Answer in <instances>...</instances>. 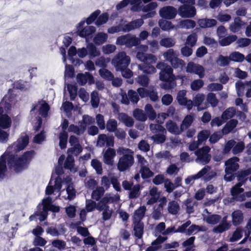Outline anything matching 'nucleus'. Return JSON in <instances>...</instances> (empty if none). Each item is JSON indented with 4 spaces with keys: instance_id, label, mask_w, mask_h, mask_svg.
<instances>
[{
    "instance_id": "1",
    "label": "nucleus",
    "mask_w": 251,
    "mask_h": 251,
    "mask_svg": "<svg viewBox=\"0 0 251 251\" xmlns=\"http://www.w3.org/2000/svg\"><path fill=\"white\" fill-rule=\"evenodd\" d=\"M27 135L22 134L16 142L9 146L4 153L0 157V180L4 179L7 172L6 161L8 166L16 172H20L27 168L33 158L34 151L25 152L21 156H15L14 153L23 150L28 144Z\"/></svg>"
},
{
    "instance_id": "2",
    "label": "nucleus",
    "mask_w": 251,
    "mask_h": 251,
    "mask_svg": "<svg viewBox=\"0 0 251 251\" xmlns=\"http://www.w3.org/2000/svg\"><path fill=\"white\" fill-rule=\"evenodd\" d=\"M227 216H225L222 219L220 215L217 214H211L207 209H205L202 213V218L204 222L209 225H216L221 221V222L213 227L212 231L215 234H221L228 230L231 225L227 220Z\"/></svg>"
},
{
    "instance_id": "3",
    "label": "nucleus",
    "mask_w": 251,
    "mask_h": 251,
    "mask_svg": "<svg viewBox=\"0 0 251 251\" xmlns=\"http://www.w3.org/2000/svg\"><path fill=\"white\" fill-rule=\"evenodd\" d=\"M120 200L118 194H106L104 197L98 202L97 210L101 212L102 220L103 221L110 220L115 214L112 208L108 204L116 202Z\"/></svg>"
},
{
    "instance_id": "4",
    "label": "nucleus",
    "mask_w": 251,
    "mask_h": 251,
    "mask_svg": "<svg viewBox=\"0 0 251 251\" xmlns=\"http://www.w3.org/2000/svg\"><path fill=\"white\" fill-rule=\"evenodd\" d=\"M13 102V97L9 92L0 103V128L6 129L10 127L12 123L11 118L7 115Z\"/></svg>"
},
{
    "instance_id": "5",
    "label": "nucleus",
    "mask_w": 251,
    "mask_h": 251,
    "mask_svg": "<svg viewBox=\"0 0 251 251\" xmlns=\"http://www.w3.org/2000/svg\"><path fill=\"white\" fill-rule=\"evenodd\" d=\"M136 58L144 63L138 65L139 70L145 74H151L155 73V68L151 65L155 63L157 60V57L154 55L138 51L136 54Z\"/></svg>"
},
{
    "instance_id": "6",
    "label": "nucleus",
    "mask_w": 251,
    "mask_h": 251,
    "mask_svg": "<svg viewBox=\"0 0 251 251\" xmlns=\"http://www.w3.org/2000/svg\"><path fill=\"white\" fill-rule=\"evenodd\" d=\"M117 153L119 155H122L120 158L117 164V168L120 171H125L133 165L134 152L131 150L120 147L117 149Z\"/></svg>"
},
{
    "instance_id": "7",
    "label": "nucleus",
    "mask_w": 251,
    "mask_h": 251,
    "mask_svg": "<svg viewBox=\"0 0 251 251\" xmlns=\"http://www.w3.org/2000/svg\"><path fill=\"white\" fill-rule=\"evenodd\" d=\"M52 201L50 197L44 198L42 200L41 204L38 206V210L35 213L36 216H39V219L40 221L45 220L48 216V212L51 211L53 212H59L60 208L59 206L51 204Z\"/></svg>"
},
{
    "instance_id": "8",
    "label": "nucleus",
    "mask_w": 251,
    "mask_h": 251,
    "mask_svg": "<svg viewBox=\"0 0 251 251\" xmlns=\"http://www.w3.org/2000/svg\"><path fill=\"white\" fill-rule=\"evenodd\" d=\"M216 176V173L214 170H212L209 166H205L197 174L188 176L185 179L186 184L189 185L194 183L195 180L203 177L205 181H209Z\"/></svg>"
},
{
    "instance_id": "9",
    "label": "nucleus",
    "mask_w": 251,
    "mask_h": 251,
    "mask_svg": "<svg viewBox=\"0 0 251 251\" xmlns=\"http://www.w3.org/2000/svg\"><path fill=\"white\" fill-rule=\"evenodd\" d=\"M130 62V57L124 51L117 54L112 59L111 63L115 67L117 71L122 68H127Z\"/></svg>"
},
{
    "instance_id": "10",
    "label": "nucleus",
    "mask_w": 251,
    "mask_h": 251,
    "mask_svg": "<svg viewBox=\"0 0 251 251\" xmlns=\"http://www.w3.org/2000/svg\"><path fill=\"white\" fill-rule=\"evenodd\" d=\"M116 44L117 45H125L126 47L131 48L139 45L140 39L134 35L126 34L118 37L117 38Z\"/></svg>"
},
{
    "instance_id": "11",
    "label": "nucleus",
    "mask_w": 251,
    "mask_h": 251,
    "mask_svg": "<svg viewBox=\"0 0 251 251\" xmlns=\"http://www.w3.org/2000/svg\"><path fill=\"white\" fill-rule=\"evenodd\" d=\"M100 11L97 10L93 12L86 20V22L88 25L92 23L97 19L95 24L97 26H100L105 24L108 19L109 15L107 13H104L100 15Z\"/></svg>"
},
{
    "instance_id": "12",
    "label": "nucleus",
    "mask_w": 251,
    "mask_h": 251,
    "mask_svg": "<svg viewBox=\"0 0 251 251\" xmlns=\"http://www.w3.org/2000/svg\"><path fill=\"white\" fill-rule=\"evenodd\" d=\"M210 149L208 146H205L201 149L195 151V154L197 158L195 160L197 163L204 165L210 160L211 155L208 153Z\"/></svg>"
},
{
    "instance_id": "13",
    "label": "nucleus",
    "mask_w": 251,
    "mask_h": 251,
    "mask_svg": "<svg viewBox=\"0 0 251 251\" xmlns=\"http://www.w3.org/2000/svg\"><path fill=\"white\" fill-rule=\"evenodd\" d=\"M248 176L244 170L238 172L237 175V179L239 181L236 184L231 190V193L232 196H235L237 194H240L244 191V189L241 188V186L244 184L247 180L246 177Z\"/></svg>"
},
{
    "instance_id": "14",
    "label": "nucleus",
    "mask_w": 251,
    "mask_h": 251,
    "mask_svg": "<svg viewBox=\"0 0 251 251\" xmlns=\"http://www.w3.org/2000/svg\"><path fill=\"white\" fill-rule=\"evenodd\" d=\"M204 68L201 65L193 62H190L187 64L186 72L198 75L200 78L204 76Z\"/></svg>"
},
{
    "instance_id": "15",
    "label": "nucleus",
    "mask_w": 251,
    "mask_h": 251,
    "mask_svg": "<svg viewBox=\"0 0 251 251\" xmlns=\"http://www.w3.org/2000/svg\"><path fill=\"white\" fill-rule=\"evenodd\" d=\"M159 16L165 19L171 20L175 18L177 14L176 9L171 6L162 7L159 11Z\"/></svg>"
},
{
    "instance_id": "16",
    "label": "nucleus",
    "mask_w": 251,
    "mask_h": 251,
    "mask_svg": "<svg viewBox=\"0 0 251 251\" xmlns=\"http://www.w3.org/2000/svg\"><path fill=\"white\" fill-rule=\"evenodd\" d=\"M178 14L182 18H192L196 14V9L194 6L183 5L179 7Z\"/></svg>"
},
{
    "instance_id": "17",
    "label": "nucleus",
    "mask_w": 251,
    "mask_h": 251,
    "mask_svg": "<svg viewBox=\"0 0 251 251\" xmlns=\"http://www.w3.org/2000/svg\"><path fill=\"white\" fill-rule=\"evenodd\" d=\"M62 180L59 176L56 177L54 180L51 179L46 190V193L50 195L54 192H59L62 187Z\"/></svg>"
},
{
    "instance_id": "18",
    "label": "nucleus",
    "mask_w": 251,
    "mask_h": 251,
    "mask_svg": "<svg viewBox=\"0 0 251 251\" xmlns=\"http://www.w3.org/2000/svg\"><path fill=\"white\" fill-rule=\"evenodd\" d=\"M186 91L182 90L179 91L177 95V100L179 104L185 105L188 110L192 108L194 102L190 100H187L186 98Z\"/></svg>"
},
{
    "instance_id": "19",
    "label": "nucleus",
    "mask_w": 251,
    "mask_h": 251,
    "mask_svg": "<svg viewBox=\"0 0 251 251\" xmlns=\"http://www.w3.org/2000/svg\"><path fill=\"white\" fill-rule=\"evenodd\" d=\"M173 71V69L170 66H166L159 73L160 79L162 81L173 82L175 80V76Z\"/></svg>"
},
{
    "instance_id": "20",
    "label": "nucleus",
    "mask_w": 251,
    "mask_h": 251,
    "mask_svg": "<svg viewBox=\"0 0 251 251\" xmlns=\"http://www.w3.org/2000/svg\"><path fill=\"white\" fill-rule=\"evenodd\" d=\"M114 144V138L113 136H107L105 134H100L98 136L97 146L102 147L106 144V146L113 147Z\"/></svg>"
},
{
    "instance_id": "21",
    "label": "nucleus",
    "mask_w": 251,
    "mask_h": 251,
    "mask_svg": "<svg viewBox=\"0 0 251 251\" xmlns=\"http://www.w3.org/2000/svg\"><path fill=\"white\" fill-rule=\"evenodd\" d=\"M38 110L40 115L45 117L47 115L48 112L49 110V105L44 100L39 101L37 103L33 106L30 111L32 114L34 110Z\"/></svg>"
},
{
    "instance_id": "22",
    "label": "nucleus",
    "mask_w": 251,
    "mask_h": 251,
    "mask_svg": "<svg viewBox=\"0 0 251 251\" xmlns=\"http://www.w3.org/2000/svg\"><path fill=\"white\" fill-rule=\"evenodd\" d=\"M116 155V151L114 149L108 148L103 154V162L107 165L112 166Z\"/></svg>"
},
{
    "instance_id": "23",
    "label": "nucleus",
    "mask_w": 251,
    "mask_h": 251,
    "mask_svg": "<svg viewBox=\"0 0 251 251\" xmlns=\"http://www.w3.org/2000/svg\"><path fill=\"white\" fill-rule=\"evenodd\" d=\"M239 159L236 157L229 159L225 162V172H232L234 173L239 168L238 162Z\"/></svg>"
},
{
    "instance_id": "24",
    "label": "nucleus",
    "mask_w": 251,
    "mask_h": 251,
    "mask_svg": "<svg viewBox=\"0 0 251 251\" xmlns=\"http://www.w3.org/2000/svg\"><path fill=\"white\" fill-rule=\"evenodd\" d=\"M143 19H138L126 24H124V32H129L140 27L144 24Z\"/></svg>"
},
{
    "instance_id": "25",
    "label": "nucleus",
    "mask_w": 251,
    "mask_h": 251,
    "mask_svg": "<svg viewBox=\"0 0 251 251\" xmlns=\"http://www.w3.org/2000/svg\"><path fill=\"white\" fill-rule=\"evenodd\" d=\"M198 25L201 28H206L212 27L217 24V21L214 19L202 18L198 19L197 21Z\"/></svg>"
},
{
    "instance_id": "26",
    "label": "nucleus",
    "mask_w": 251,
    "mask_h": 251,
    "mask_svg": "<svg viewBox=\"0 0 251 251\" xmlns=\"http://www.w3.org/2000/svg\"><path fill=\"white\" fill-rule=\"evenodd\" d=\"M77 81L81 85L85 84L87 82L90 84H92L94 82L93 76L89 73H85L84 74H78L77 75Z\"/></svg>"
},
{
    "instance_id": "27",
    "label": "nucleus",
    "mask_w": 251,
    "mask_h": 251,
    "mask_svg": "<svg viewBox=\"0 0 251 251\" xmlns=\"http://www.w3.org/2000/svg\"><path fill=\"white\" fill-rule=\"evenodd\" d=\"M159 196L160 194L158 192L157 188L155 187L151 188L150 190L147 204L148 205H151L155 203L158 201Z\"/></svg>"
},
{
    "instance_id": "28",
    "label": "nucleus",
    "mask_w": 251,
    "mask_h": 251,
    "mask_svg": "<svg viewBox=\"0 0 251 251\" xmlns=\"http://www.w3.org/2000/svg\"><path fill=\"white\" fill-rule=\"evenodd\" d=\"M167 239V237L159 236L151 243L150 246L147 248L146 251H156L161 248V244L166 240Z\"/></svg>"
},
{
    "instance_id": "29",
    "label": "nucleus",
    "mask_w": 251,
    "mask_h": 251,
    "mask_svg": "<svg viewBox=\"0 0 251 251\" xmlns=\"http://www.w3.org/2000/svg\"><path fill=\"white\" fill-rule=\"evenodd\" d=\"M147 211L146 207L144 205L140 206L136 209L133 215V221L142 222Z\"/></svg>"
},
{
    "instance_id": "30",
    "label": "nucleus",
    "mask_w": 251,
    "mask_h": 251,
    "mask_svg": "<svg viewBox=\"0 0 251 251\" xmlns=\"http://www.w3.org/2000/svg\"><path fill=\"white\" fill-rule=\"evenodd\" d=\"M134 235L138 238H141L144 231V224L142 222L133 221Z\"/></svg>"
},
{
    "instance_id": "31",
    "label": "nucleus",
    "mask_w": 251,
    "mask_h": 251,
    "mask_svg": "<svg viewBox=\"0 0 251 251\" xmlns=\"http://www.w3.org/2000/svg\"><path fill=\"white\" fill-rule=\"evenodd\" d=\"M159 27L164 31H169L171 29H177V26L174 25L170 21L164 19H160L158 21Z\"/></svg>"
},
{
    "instance_id": "32",
    "label": "nucleus",
    "mask_w": 251,
    "mask_h": 251,
    "mask_svg": "<svg viewBox=\"0 0 251 251\" xmlns=\"http://www.w3.org/2000/svg\"><path fill=\"white\" fill-rule=\"evenodd\" d=\"M96 27L94 26H86L78 32V35L81 37L85 38L87 41V39L91 37L92 34L96 31Z\"/></svg>"
},
{
    "instance_id": "33",
    "label": "nucleus",
    "mask_w": 251,
    "mask_h": 251,
    "mask_svg": "<svg viewBox=\"0 0 251 251\" xmlns=\"http://www.w3.org/2000/svg\"><path fill=\"white\" fill-rule=\"evenodd\" d=\"M244 25V23L239 18H235L234 22L229 25V29L231 32L236 33L240 30Z\"/></svg>"
},
{
    "instance_id": "34",
    "label": "nucleus",
    "mask_w": 251,
    "mask_h": 251,
    "mask_svg": "<svg viewBox=\"0 0 251 251\" xmlns=\"http://www.w3.org/2000/svg\"><path fill=\"white\" fill-rule=\"evenodd\" d=\"M166 127L169 132L174 134H179L182 132L176 124L171 120L167 122Z\"/></svg>"
},
{
    "instance_id": "35",
    "label": "nucleus",
    "mask_w": 251,
    "mask_h": 251,
    "mask_svg": "<svg viewBox=\"0 0 251 251\" xmlns=\"http://www.w3.org/2000/svg\"><path fill=\"white\" fill-rule=\"evenodd\" d=\"M196 25V23L194 21L190 19H186L181 20L177 26L178 28H185L186 29L193 28Z\"/></svg>"
},
{
    "instance_id": "36",
    "label": "nucleus",
    "mask_w": 251,
    "mask_h": 251,
    "mask_svg": "<svg viewBox=\"0 0 251 251\" xmlns=\"http://www.w3.org/2000/svg\"><path fill=\"white\" fill-rule=\"evenodd\" d=\"M118 118L127 127H131L134 125L133 119L125 113H120Z\"/></svg>"
},
{
    "instance_id": "37",
    "label": "nucleus",
    "mask_w": 251,
    "mask_h": 251,
    "mask_svg": "<svg viewBox=\"0 0 251 251\" xmlns=\"http://www.w3.org/2000/svg\"><path fill=\"white\" fill-rule=\"evenodd\" d=\"M167 209L170 214L176 215L180 210V207L176 201H172L169 202Z\"/></svg>"
},
{
    "instance_id": "38",
    "label": "nucleus",
    "mask_w": 251,
    "mask_h": 251,
    "mask_svg": "<svg viewBox=\"0 0 251 251\" xmlns=\"http://www.w3.org/2000/svg\"><path fill=\"white\" fill-rule=\"evenodd\" d=\"M232 223L234 226L240 224L243 220V213L239 210L234 211L232 214Z\"/></svg>"
},
{
    "instance_id": "39",
    "label": "nucleus",
    "mask_w": 251,
    "mask_h": 251,
    "mask_svg": "<svg viewBox=\"0 0 251 251\" xmlns=\"http://www.w3.org/2000/svg\"><path fill=\"white\" fill-rule=\"evenodd\" d=\"M237 123L238 121L236 120L232 119L230 120L225 126L222 130V133L225 134L229 133L236 126Z\"/></svg>"
},
{
    "instance_id": "40",
    "label": "nucleus",
    "mask_w": 251,
    "mask_h": 251,
    "mask_svg": "<svg viewBox=\"0 0 251 251\" xmlns=\"http://www.w3.org/2000/svg\"><path fill=\"white\" fill-rule=\"evenodd\" d=\"M108 38V35L104 32H99L94 37L93 42L97 45H100L105 42Z\"/></svg>"
},
{
    "instance_id": "41",
    "label": "nucleus",
    "mask_w": 251,
    "mask_h": 251,
    "mask_svg": "<svg viewBox=\"0 0 251 251\" xmlns=\"http://www.w3.org/2000/svg\"><path fill=\"white\" fill-rule=\"evenodd\" d=\"M86 126L82 124L79 126H77L74 125H71L68 128L69 132H73L77 135H81L83 134L85 130Z\"/></svg>"
},
{
    "instance_id": "42",
    "label": "nucleus",
    "mask_w": 251,
    "mask_h": 251,
    "mask_svg": "<svg viewBox=\"0 0 251 251\" xmlns=\"http://www.w3.org/2000/svg\"><path fill=\"white\" fill-rule=\"evenodd\" d=\"M237 39V37L236 35H231L219 39V42L222 46H226L230 45L231 43L235 41Z\"/></svg>"
},
{
    "instance_id": "43",
    "label": "nucleus",
    "mask_w": 251,
    "mask_h": 251,
    "mask_svg": "<svg viewBox=\"0 0 251 251\" xmlns=\"http://www.w3.org/2000/svg\"><path fill=\"white\" fill-rule=\"evenodd\" d=\"M194 120L192 115H187L183 120L181 125L180 129L182 131L187 129L192 124Z\"/></svg>"
},
{
    "instance_id": "44",
    "label": "nucleus",
    "mask_w": 251,
    "mask_h": 251,
    "mask_svg": "<svg viewBox=\"0 0 251 251\" xmlns=\"http://www.w3.org/2000/svg\"><path fill=\"white\" fill-rule=\"evenodd\" d=\"M163 55L165 60L170 63L178 56L177 53L173 49H169Z\"/></svg>"
},
{
    "instance_id": "45",
    "label": "nucleus",
    "mask_w": 251,
    "mask_h": 251,
    "mask_svg": "<svg viewBox=\"0 0 251 251\" xmlns=\"http://www.w3.org/2000/svg\"><path fill=\"white\" fill-rule=\"evenodd\" d=\"M134 117L138 121L145 122L147 119V116L143 110L137 108L133 112Z\"/></svg>"
},
{
    "instance_id": "46",
    "label": "nucleus",
    "mask_w": 251,
    "mask_h": 251,
    "mask_svg": "<svg viewBox=\"0 0 251 251\" xmlns=\"http://www.w3.org/2000/svg\"><path fill=\"white\" fill-rule=\"evenodd\" d=\"M235 113L236 109L234 107H229L223 113L221 118L225 121L226 120L232 118Z\"/></svg>"
},
{
    "instance_id": "47",
    "label": "nucleus",
    "mask_w": 251,
    "mask_h": 251,
    "mask_svg": "<svg viewBox=\"0 0 251 251\" xmlns=\"http://www.w3.org/2000/svg\"><path fill=\"white\" fill-rule=\"evenodd\" d=\"M160 45L165 48H171L176 44V40L174 38L171 37L164 38L160 41Z\"/></svg>"
},
{
    "instance_id": "48",
    "label": "nucleus",
    "mask_w": 251,
    "mask_h": 251,
    "mask_svg": "<svg viewBox=\"0 0 251 251\" xmlns=\"http://www.w3.org/2000/svg\"><path fill=\"white\" fill-rule=\"evenodd\" d=\"M74 159L73 156L69 154L64 164L65 168L69 169L72 172H76V169L74 167Z\"/></svg>"
},
{
    "instance_id": "49",
    "label": "nucleus",
    "mask_w": 251,
    "mask_h": 251,
    "mask_svg": "<svg viewBox=\"0 0 251 251\" xmlns=\"http://www.w3.org/2000/svg\"><path fill=\"white\" fill-rule=\"evenodd\" d=\"M89 57H94L100 55V50L93 44H89L87 46Z\"/></svg>"
},
{
    "instance_id": "50",
    "label": "nucleus",
    "mask_w": 251,
    "mask_h": 251,
    "mask_svg": "<svg viewBox=\"0 0 251 251\" xmlns=\"http://www.w3.org/2000/svg\"><path fill=\"white\" fill-rule=\"evenodd\" d=\"M145 114L150 120H153L156 116L155 110L150 104H147L145 106Z\"/></svg>"
},
{
    "instance_id": "51",
    "label": "nucleus",
    "mask_w": 251,
    "mask_h": 251,
    "mask_svg": "<svg viewBox=\"0 0 251 251\" xmlns=\"http://www.w3.org/2000/svg\"><path fill=\"white\" fill-rule=\"evenodd\" d=\"M150 128L151 132L154 134L162 133H166V131L165 128L163 127L160 124H151L150 125Z\"/></svg>"
},
{
    "instance_id": "52",
    "label": "nucleus",
    "mask_w": 251,
    "mask_h": 251,
    "mask_svg": "<svg viewBox=\"0 0 251 251\" xmlns=\"http://www.w3.org/2000/svg\"><path fill=\"white\" fill-rule=\"evenodd\" d=\"M14 87L17 89L26 90L29 88L30 84L28 82L20 80L14 83Z\"/></svg>"
},
{
    "instance_id": "53",
    "label": "nucleus",
    "mask_w": 251,
    "mask_h": 251,
    "mask_svg": "<svg viewBox=\"0 0 251 251\" xmlns=\"http://www.w3.org/2000/svg\"><path fill=\"white\" fill-rule=\"evenodd\" d=\"M117 122L113 119H110L107 121L105 127L109 132H114L117 129Z\"/></svg>"
},
{
    "instance_id": "54",
    "label": "nucleus",
    "mask_w": 251,
    "mask_h": 251,
    "mask_svg": "<svg viewBox=\"0 0 251 251\" xmlns=\"http://www.w3.org/2000/svg\"><path fill=\"white\" fill-rule=\"evenodd\" d=\"M66 192L67 193V197H64L65 200L71 201L75 197V191L72 184H69L67 188Z\"/></svg>"
},
{
    "instance_id": "55",
    "label": "nucleus",
    "mask_w": 251,
    "mask_h": 251,
    "mask_svg": "<svg viewBox=\"0 0 251 251\" xmlns=\"http://www.w3.org/2000/svg\"><path fill=\"white\" fill-rule=\"evenodd\" d=\"M210 134V132L208 130H203L200 132L198 134V141L201 144L204 141H206L208 137Z\"/></svg>"
},
{
    "instance_id": "56",
    "label": "nucleus",
    "mask_w": 251,
    "mask_h": 251,
    "mask_svg": "<svg viewBox=\"0 0 251 251\" xmlns=\"http://www.w3.org/2000/svg\"><path fill=\"white\" fill-rule=\"evenodd\" d=\"M104 190L102 187H97L92 193V198L96 201L99 200L100 198L103 195Z\"/></svg>"
},
{
    "instance_id": "57",
    "label": "nucleus",
    "mask_w": 251,
    "mask_h": 251,
    "mask_svg": "<svg viewBox=\"0 0 251 251\" xmlns=\"http://www.w3.org/2000/svg\"><path fill=\"white\" fill-rule=\"evenodd\" d=\"M151 1V0H132L133 6L131 7V10L133 11H139L143 2L147 3Z\"/></svg>"
},
{
    "instance_id": "58",
    "label": "nucleus",
    "mask_w": 251,
    "mask_h": 251,
    "mask_svg": "<svg viewBox=\"0 0 251 251\" xmlns=\"http://www.w3.org/2000/svg\"><path fill=\"white\" fill-rule=\"evenodd\" d=\"M229 56L230 60L236 62H242L245 59L244 55L238 51H235L231 53Z\"/></svg>"
},
{
    "instance_id": "59",
    "label": "nucleus",
    "mask_w": 251,
    "mask_h": 251,
    "mask_svg": "<svg viewBox=\"0 0 251 251\" xmlns=\"http://www.w3.org/2000/svg\"><path fill=\"white\" fill-rule=\"evenodd\" d=\"M243 230L238 227L233 232L232 236L229 238V241L231 242H235L240 239L243 236Z\"/></svg>"
},
{
    "instance_id": "60",
    "label": "nucleus",
    "mask_w": 251,
    "mask_h": 251,
    "mask_svg": "<svg viewBox=\"0 0 251 251\" xmlns=\"http://www.w3.org/2000/svg\"><path fill=\"white\" fill-rule=\"evenodd\" d=\"M98 181L91 177H87L85 180V185L86 187L94 189L98 185Z\"/></svg>"
},
{
    "instance_id": "61",
    "label": "nucleus",
    "mask_w": 251,
    "mask_h": 251,
    "mask_svg": "<svg viewBox=\"0 0 251 251\" xmlns=\"http://www.w3.org/2000/svg\"><path fill=\"white\" fill-rule=\"evenodd\" d=\"M92 167L96 170L97 173L101 175L102 173L101 163L97 159H92L91 163Z\"/></svg>"
},
{
    "instance_id": "62",
    "label": "nucleus",
    "mask_w": 251,
    "mask_h": 251,
    "mask_svg": "<svg viewBox=\"0 0 251 251\" xmlns=\"http://www.w3.org/2000/svg\"><path fill=\"white\" fill-rule=\"evenodd\" d=\"M99 74L103 78L107 80H112L114 78V75L111 72L104 68L100 69Z\"/></svg>"
},
{
    "instance_id": "63",
    "label": "nucleus",
    "mask_w": 251,
    "mask_h": 251,
    "mask_svg": "<svg viewBox=\"0 0 251 251\" xmlns=\"http://www.w3.org/2000/svg\"><path fill=\"white\" fill-rule=\"evenodd\" d=\"M166 133H159L151 137V139L157 144H161L165 142L166 140Z\"/></svg>"
},
{
    "instance_id": "64",
    "label": "nucleus",
    "mask_w": 251,
    "mask_h": 251,
    "mask_svg": "<svg viewBox=\"0 0 251 251\" xmlns=\"http://www.w3.org/2000/svg\"><path fill=\"white\" fill-rule=\"evenodd\" d=\"M98 205V202L96 203L90 200H87L86 201L85 209L87 212H92L95 210V208L97 209V206Z\"/></svg>"
}]
</instances>
